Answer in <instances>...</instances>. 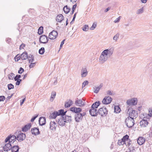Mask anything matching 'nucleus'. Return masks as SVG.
<instances>
[{"label": "nucleus", "instance_id": "f257e3e1", "mask_svg": "<svg viewBox=\"0 0 152 152\" xmlns=\"http://www.w3.org/2000/svg\"><path fill=\"white\" fill-rule=\"evenodd\" d=\"M114 49L111 48L103 50L102 53L99 58V62L102 64L106 61L112 55Z\"/></svg>", "mask_w": 152, "mask_h": 152}, {"label": "nucleus", "instance_id": "f03ea898", "mask_svg": "<svg viewBox=\"0 0 152 152\" xmlns=\"http://www.w3.org/2000/svg\"><path fill=\"white\" fill-rule=\"evenodd\" d=\"M126 111L127 113H129V115L130 118H136L138 116V114L137 112L135 110H132V108H130L129 107H127Z\"/></svg>", "mask_w": 152, "mask_h": 152}, {"label": "nucleus", "instance_id": "7ed1b4c3", "mask_svg": "<svg viewBox=\"0 0 152 152\" xmlns=\"http://www.w3.org/2000/svg\"><path fill=\"white\" fill-rule=\"evenodd\" d=\"M15 134L17 136V139L19 142L23 141L26 138L25 134L22 133L20 131H18L16 132Z\"/></svg>", "mask_w": 152, "mask_h": 152}, {"label": "nucleus", "instance_id": "20e7f679", "mask_svg": "<svg viewBox=\"0 0 152 152\" xmlns=\"http://www.w3.org/2000/svg\"><path fill=\"white\" fill-rule=\"evenodd\" d=\"M125 123L126 126L129 128L132 127L134 124V120L133 118L127 117L125 120Z\"/></svg>", "mask_w": 152, "mask_h": 152}, {"label": "nucleus", "instance_id": "39448f33", "mask_svg": "<svg viewBox=\"0 0 152 152\" xmlns=\"http://www.w3.org/2000/svg\"><path fill=\"white\" fill-rule=\"evenodd\" d=\"M107 112V110L105 107L101 108L98 110V114L102 116H106Z\"/></svg>", "mask_w": 152, "mask_h": 152}, {"label": "nucleus", "instance_id": "423d86ee", "mask_svg": "<svg viewBox=\"0 0 152 152\" xmlns=\"http://www.w3.org/2000/svg\"><path fill=\"white\" fill-rule=\"evenodd\" d=\"M137 98H133L127 100L126 103L127 104L129 105H135L137 104Z\"/></svg>", "mask_w": 152, "mask_h": 152}, {"label": "nucleus", "instance_id": "0eeeda50", "mask_svg": "<svg viewBox=\"0 0 152 152\" xmlns=\"http://www.w3.org/2000/svg\"><path fill=\"white\" fill-rule=\"evenodd\" d=\"M112 98L109 96H106L104 97L102 101V103L104 104H108L112 101Z\"/></svg>", "mask_w": 152, "mask_h": 152}, {"label": "nucleus", "instance_id": "6e6552de", "mask_svg": "<svg viewBox=\"0 0 152 152\" xmlns=\"http://www.w3.org/2000/svg\"><path fill=\"white\" fill-rule=\"evenodd\" d=\"M58 34V32L56 31L53 30L49 33V38L51 39H54L56 38Z\"/></svg>", "mask_w": 152, "mask_h": 152}, {"label": "nucleus", "instance_id": "1a4fd4ad", "mask_svg": "<svg viewBox=\"0 0 152 152\" xmlns=\"http://www.w3.org/2000/svg\"><path fill=\"white\" fill-rule=\"evenodd\" d=\"M39 41L40 43L45 44L48 42V39L46 36L42 35L40 36Z\"/></svg>", "mask_w": 152, "mask_h": 152}, {"label": "nucleus", "instance_id": "9d476101", "mask_svg": "<svg viewBox=\"0 0 152 152\" xmlns=\"http://www.w3.org/2000/svg\"><path fill=\"white\" fill-rule=\"evenodd\" d=\"M90 114L93 116H96L98 114V110L95 108H91L89 110Z\"/></svg>", "mask_w": 152, "mask_h": 152}, {"label": "nucleus", "instance_id": "9b49d317", "mask_svg": "<svg viewBox=\"0 0 152 152\" xmlns=\"http://www.w3.org/2000/svg\"><path fill=\"white\" fill-rule=\"evenodd\" d=\"M81 77H86L88 74V72L86 67H83L81 69Z\"/></svg>", "mask_w": 152, "mask_h": 152}, {"label": "nucleus", "instance_id": "f8f14e48", "mask_svg": "<svg viewBox=\"0 0 152 152\" xmlns=\"http://www.w3.org/2000/svg\"><path fill=\"white\" fill-rule=\"evenodd\" d=\"M39 122L40 125L43 126L46 123L45 118L44 117H41L39 118Z\"/></svg>", "mask_w": 152, "mask_h": 152}, {"label": "nucleus", "instance_id": "ddd939ff", "mask_svg": "<svg viewBox=\"0 0 152 152\" xmlns=\"http://www.w3.org/2000/svg\"><path fill=\"white\" fill-rule=\"evenodd\" d=\"M58 124L61 126H64L66 123L65 121L64 120V116H61L58 118Z\"/></svg>", "mask_w": 152, "mask_h": 152}, {"label": "nucleus", "instance_id": "4468645a", "mask_svg": "<svg viewBox=\"0 0 152 152\" xmlns=\"http://www.w3.org/2000/svg\"><path fill=\"white\" fill-rule=\"evenodd\" d=\"M12 147L11 143H7L5 144L3 147V149L4 151H8L11 149Z\"/></svg>", "mask_w": 152, "mask_h": 152}, {"label": "nucleus", "instance_id": "2eb2a0df", "mask_svg": "<svg viewBox=\"0 0 152 152\" xmlns=\"http://www.w3.org/2000/svg\"><path fill=\"white\" fill-rule=\"evenodd\" d=\"M75 104L79 106H83L84 105V102L81 99H77L75 101Z\"/></svg>", "mask_w": 152, "mask_h": 152}, {"label": "nucleus", "instance_id": "dca6fc26", "mask_svg": "<svg viewBox=\"0 0 152 152\" xmlns=\"http://www.w3.org/2000/svg\"><path fill=\"white\" fill-rule=\"evenodd\" d=\"M83 118L82 115L81 113H76L75 116V121L77 122H79L82 120Z\"/></svg>", "mask_w": 152, "mask_h": 152}, {"label": "nucleus", "instance_id": "f3484780", "mask_svg": "<svg viewBox=\"0 0 152 152\" xmlns=\"http://www.w3.org/2000/svg\"><path fill=\"white\" fill-rule=\"evenodd\" d=\"M31 126V124L30 123H28V124L25 125L22 128V130L23 132H26L28 130L30 129Z\"/></svg>", "mask_w": 152, "mask_h": 152}, {"label": "nucleus", "instance_id": "a211bd4d", "mask_svg": "<svg viewBox=\"0 0 152 152\" xmlns=\"http://www.w3.org/2000/svg\"><path fill=\"white\" fill-rule=\"evenodd\" d=\"M31 132L32 134L34 135H38L40 133L39 129L35 127L31 129Z\"/></svg>", "mask_w": 152, "mask_h": 152}, {"label": "nucleus", "instance_id": "6ab92c4d", "mask_svg": "<svg viewBox=\"0 0 152 152\" xmlns=\"http://www.w3.org/2000/svg\"><path fill=\"white\" fill-rule=\"evenodd\" d=\"M129 136L127 135H126L123 137L121 140V141L120 142L121 144H123L124 143H126V142H128V141H129Z\"/></svg>", "mask_w": 152, "mask_h": 152}, {"label": "nucleus", "instance_id": "aec40b11", "mask_svg": "<svg viewBox=\"0 0 152 152\" xmlns=\"http://www.w3.org/2000/svg\"><path fill=\"white\" fill-rule=\"evenodd\" d=\"M148 123L147 121L144 119H142L140 122V126L142 127H146L148 125Z\"/></svg>", "mask_w": 152, "mask_h": 152}, {"label": "nucleus", "instance_id": "412c9836", "mask_svg": "<svg viewBox=\"0 0 152 152\" xmlns=\"http://www.w3.org/2000/svg\"><path fill=\"white\" fill-rule=\"evenodd\" d=\"M57 126V124L54 121H51L50 123V129L53 131L56 130Z\"/></svg>", "mask_w": 152, "mask_h": 152}, {"label": "nucleus", "instance_id": "4be33fe9", "mask_svg": "<svg viewBox=\"0 0 152 152\" xmlns=\"http://www.w3.org/2000/svg\"><path fill=\"white\" fill-rule=\"evenodd\" d=\"M70 110L72 112L76 113H80V112L82 110L80 108H77L75 107H72L70 108Z\"/></svg>", "mask_w": 152, "mask_h": 152}, {"label": "nucleus", "instance_id": "5701e85b", "mask_svg": "<svg viewBox=\"0 0 152 152\" xmlns=\"http://www.w3.org/2000/svg\"><path fill=\"white\" fill-rule=\"evenodd\" d=\"M145 141V139L142 137H139L137 140V142L139 145H141L143 144Z\"/></svg>", "mask_w": 152, "mask_h": 152}, {"label": "nucleus", "instance_id": "b1692460", "mask_svg": "<svg viewBox=\"0 0 152 152\" xmlns=\"http://www.w3.org/2000/svg\"><path fill=\"white\" fill-rule=\"evenodd\" d=\"M64 19V17L62 14L57 15L56 18V20L58 22H61Z\"/></svg>", "mask_w": 152, "mask_h": 152}, {"label": "nucleus", "instance_id": "393cba45", "mask_svg": "<svg viewBox=\"0 0 152 152\" xmlns=\"http://www.w3.org/2000/svg\"><path fill=\"white\" fill-rule=\"evenodd\" d=\"M72 117L71 116H66L65 115L64 116V120L66 123H70L71 121Z\"/></svg>", "mask_w": 152, "mask_h": 152}, {"label": "nucleus", "instance_id": "a878e982", "mask_svg": "<svg viewBox=\"0 0 152 152\" xmlns=\"http://www.w3.org/2000/svg\"><path fill=\"white\" fill-rule=\"evenodd\" d=\"M73 103V102L71 100L69 99L67 102H65V107H70Z\"/></svg>", "mask_w": 152, "mask_h": 152}, {"label": "nucleus", "instance_id": "bb28decb", "mask_svg": "<svg viewBox=\"0 0 152 152\" xmlns=\"http://www.w3.org/2000/svg\"><path fill=\"white\" fill-rule=\"evenodd\" d=\"M20 57L22 60H26L28 58L27 53L25 52L20 55Z\"/></svg>", "mask_w": 152, "mask_h": 152}, {"label": "nucleus", "instance_id": "cd10ccee", "mask_svg": "<svg viewBox=\"0 0 152 152\" xmlns=\"http://www.w3.org/2000/svg\"><path fill=\"white\" fill-rule=\"evenodd\" d=\"M58 111H56L51 114L50 115V118H55L56 117L58 116Z\"/></svg>", "mask_w": 152, "mask_h": 152}, {"label": "nucleus", "instance_id": "c85d7f7f", "mask_svg": "<svg viewBox=\"0 0 152 152\" xmlns=\"http://www.w3.org/2000/svg\"><path fill=\"white\" fill-rule=\"evenodd\" d=\"M100 103L99 101L93 103L91 107V108H94L96 109L100 105Z\"/></svg>", "mask_w": 152, "mask_h": 152}, {"label": "nucleus", "instance_id": "c756f323", "mask_svg": "<svg viewBox=\"0 0 152 152\" xmlns=\"http://www.w3.org/2000/svg\"><path fill=\"white\" fill-rule=\"evenodd\" d=\"M12 152H18L19 150V147L18 145H15L12 147Z\"/></svg>", "mask_w": 152, "mask_h": 152}, {"label": "nucleus", "instance_id": "7c9ffc66", "mask_svg": "<svg viewBox=\"0 0 152 152\" xmlns=\"http://www.w3.org/2000/svg\"><path fill=\"white\" fill-rule=\"evenodd\" d=\"M66 112V111L65 112H64V110L61 109L58 111V116L61 115V116L64 117L65 115Z\"/></svg>", "mask_w": 152, "mask_h": 152}, {"label": "nucleus", "instance_id": "2f4dec72", "mask_svg": "<svg viewBox=\"0 0 152 152\" xmlns=\"http://www.w3.org/2000/svg\"><path fill=\"white\" fill-rule=\"evenodd\" d=\"M56 93L55 91H53L51 93V95L50 98V100L51 102H53L55 98L56 95Z\"/></svg>", "mask_w": 152, "mask_h": 152}, {"label": "nucleus", "instance_id": "473e14b6", "mask_svg": "<svg viewBox=\"0 0 152 152\" xmlns=\"http://www.w3.org/2000/svg\"><path fill=\"white\" fill-rule=\"evenodd\" d=\"M70 10V8L68 7L67 6H64L63 8V10L66 14L68 13L69 12Z\"/></svg>", "mask_w": 152, "mask_h": 152}, {"label": "nucleus", "instance_id": "72a5a7b5", "mask_svg": "<svg viewBox=\"0 0 152 152\" xmlns=\"http://www.w3.org/2000/svg\"><path fill=\"white\" fill-rule=\"evenodd\" d=\"M34 60V57L33 55H30L29 56L28 58V60L29 61V63H32Z\"/></svg>", "mask_w": 152, "mask_h": 152}, {"label": "nucleus", "instance_id": "f704fd0d", "mask_svg": "<svg viewBox=\"0 0 152 152\" xmlns=\"http://www.w3.org/2000/svg\"><path fill=\"white\" fill-rule=\"evenodd\" d=\"M121 110V109L118 106L116 105L114 107V111L116 113H119Z\"/></svg>", "mask_w": 152, "mask_h": 152}, {"label": "nucleus", "instance_id": "c9c22d12", "mask_svg": "<svg viewBox=\"0 0 152 152\" xmlns=\"http://www.w3.org/2000/svg\"><path fill=\"white\" fill-rule=\"evenodd\" d=\"M120 34L119 33H117L113 37V39L115 42H117L119 38Z\"/></svg>", "mask_w": 152, "mask_h": 152}, {"label": "nucleus", "instance_id": "e433bc0d", "mask_svg": "<svg viewBox=\"0 0 152 152\" xmlns=\"http://www.w3.org/2000/svg\"><path fill=\"white\" fill-rule=\"evenodd\" d=\"M10 140L12 141V143H13L14 141L17 139V136L16 135H12L11 137L10 136Z\"/></svg>", "mask_w": 152, "mask_h": 152}, {"label": "nucleus", "instance_id": "4c0bfd02", "mask_svg": "<svg viewBox=\"0 0 152 152\" xmlns=\"http://www.w3.org/2000/svg\"><path fill=\"white\" fill-rule=\"evenodd\" d=\"M144 11V8L142 7L141 8L138 10L136 11V14H139L142 13Z\"/></svg>", "mask_w": 152, "mask_h": 152}, {"label": "nucleus", "instance_id": "58836bf2", "mask_svg": "<svg viewBox=\"0 0 152 152\" xmlns=\"http://www.w3.org/2000/svg\"><path fill=\"white\" fill-rule=\"evenodd\" d=\"M43 27L42 26H40L38 30V33L39 34H41L43 32Z\"/></svg>", "mask_w": 152, "mask_h": 152}, {"label": "nucleus", "instance_id": "ea45409f", "mask_svg": "<svg viewBox=\"0 0 152 152\" xmlns=\"http://www.w3.org/2000/svg\"><path fill=\"white\" fill-rule=\"evenodd\" d=\"M88 29V25H85L82 28V30L84 31H87Z\"/></svg>", "mask_w": 152, "mask_h": 152}, {"label": "nucleus", "instance_id": "a19ab883", "mask_svg": "<svg viewBox=\"0 0 152 152\" xmlns=\"http://www.w3.org/2000/svg\"><path fill=\"white\" fill-rule=\"evenodd\" d=\"M45 49L44 48H41L39 51V53L40 54H43L45 52Z\"/></svg>", "mask_w": 152, "mask_h": 152}, {"label": "nucleus", "instance_id": "79ce46f5", "mask_svg": "<svg viewBox=\"0 0 152 152\" xmlns=\"http://www.w3.org/2000/svg\"><path fill=\"white\" fill-rule=\"evenodd\" d=\"M96 26H97L96 23H94L93 24L92 26L90 28V29L91 30H93L96 27Z\"/></svg>", "mask_w": 152, "mask_h": 152}, {"label": "nucleus", "instance_id": "37998d69", "mask_svg": "<svg viewBox=\"0 0 152 152\" xmlns=\"http://www.w3.org/2000/svg\"><path fill=\"white\" fill-rule=\"evenodd\" d=\"M14 74L13 73H11L8 75V78L9 79L12 80L14 77Z\"/></svg>", "mask_w": 152, "mask_h": 152}, {"label": "nucleus", "instance_id": "c03bdc74", "mask_svg": "<svg viewBox=\"0 0 152 152\" xmlns=\"http://www.w3.org/2000/svg\"><path fill=\"white\" fill-rule=\"evenodd\" d=\"M88 82L87 80L84 81L82 84V88L85 87L86 86L88 85Z\"/></svg>", "mask_w": 152, "mask_h": 152}, {"label": "nucleus", "instance_id": "a18cd8bd", "mask_svg": "<svg viewBox=\"0 0 152 152\" xmlns=\"http://www.w3.org/2000/svg\"><path fill=\"white\" fill-rule=\"evenodd\" d=\"M94 88V92L96 94L98 93L100 89L98 87H96Z\"/></svg>", "mask_w": 152, "mask_h": 152}, {"label": "nucleus", "instance_id": "49530a36", "mask_svg": "<svg viewBox=\"0 0 152 152\" xmlns=\"http://www.w3.org/2000/svg\"><path fill=\"white\" fill-rule=\"evenodd\" d=\"M8 89L9 90H10L14 88V86L11 83L8 84L7 85Z\"/></svg>", "mask_w": 152, "mask_h": 152}, {"label": "nucleus", "instance_id": "de8ad7c7", "mask_svg": "<svg viewBox=\"0 0 152 152\" xmlns=\"http://www.w3.org/2000/svg\"><path fill=\"white\" fill-rule=\"evenodd\" d=\"M20 58H21L19 54H18L15 57V59L16 61H18L20 59Z\"/></svg>", "mask_w": 152, "mask_h": 152}, {"label": "nucleus", "instance_id": "09e8293b", "mask_svg": "<svg viewBox=\"0 0 152 152\" xmlns=\"http://www.w3.org/2000/svg\"><path fill=\"white\" fill-rule=\"evenodd\" d=\"M21 77V76L20 75H17L14 78V79L15 81H16L17 80H19V78H20Z\"/></svg>", "mask_w": 152, "mask_h": 152}, {"label": "nucleus", "instance_id": "8fccbe9b", "mask_svg": "<svg viewBox=\"0 0 152 152\" xmlns=\"http://www.w3.org/2000/svg\"><path fill=\"white\" fill-rule=\"evenodd\" d=\"M9 141L8 143H11L12 142V141L10 140V136L8 137H7L5 140V142H7L8 141Z\"/></svg>", "mask_w": 152, "mask_h": 152}, {"label": "nucleus", "instance_id": "3c124183", "mask_svg": "<svg viewBox=\"0 0 152 152\" xmlns=\"http://www.w3.org/2000/svg\"><path fill=\"white\" fill-rule=\"evenodd\" d=\"M30 63L31 64L29 65V67L30 68L33 67L34 66H35L36 64V62L34 63Z\"/></svg>", "mask_w": 152, "mask_h": 152}, {"label": "nucleus", "instance_id": "603ef678", "mask_svg": "<svg viewBox=\"0 0 152 152\" xmlns=\"http://www.w3.org/2000/svg\"><path fill=\"white\" fill-rule=\"evenodd\" d=\"M24 70L23 68L20 67L18 71V73L19 74H22V73L24 71Z\"/></svg>", "mask_w": 152, "mask_h": 152}, {"label": "nucleus", "instance_id": "864d4df0", "mask_svg": "<svg viewBox=\"0 0 152 152\" xmlns=\"http://www.w3.org/2000/svg\"><path fill=\"white\" fill-rule=\"evenodd\" d=\"M38 115H35V116L33 117L31 120V121L33 122L35 119L38 117Z\"/></svg>", "mask_w": 152, "mask_h": 152}, {"label": "nucleus", "instance_id": "5fc2aeb1", "mask_svg": "<svg viewBox=\"0 0 152 152\" xmlns=\"http://www.w3.org/2000/svg\"><path fill=\"white\" fill-rule=\"evenodd\" d=\"M121 16H119V17H118V18H117L114 20V23H118V22H119V21L120 20V18H121Z\"/></svg>", "mask_w": 152, "mask_h": 152}, {"label": "nucleus", "instance_id": "6e6d98bb", "mask_svg": "<svg viewBox=\"0 0 152 152\" xmlns=\"http://www.w3.org/2000/svg\"><path fill=\"white\" fill-rule=\"evenodd\" d=\"M5 98L4 96H0V101H3L5 100Z\"/></svg>", "mask_w": 152, "mask_h": 152}, {"label": "nucleus", "instance_id": "4d7b16f0", "mask_svg": "<svg viewBox=\"0 0 152 152\" xmlns=\"http://www.w3.org/2000/svg\"><path fill=\"white\" fill-rule=\"evenodd\" d=\"M65 39H64L63 41H62L61 42V45H60V48H59V49H61V48H62V46L63 45V44H64V41H65Z\"/></svg>", "mask_w": 152, "mask_h": 152}, {"label": "nucleus", "instance_id": "13d9d810", "mask_svg": "<svg viewBox=\"0 0 152 152\" xmlns=\"http://www.w3.org/2000/svg\"><path fill=\"white\" fill-rule=\"evenodd\" d=\"M21 81V80L19 79V80H16V84L17 85H20V82Z\"/></svg>", "mask_w": 152, "mask_h": 152}, {"label": "nucleus", "instance_id": "bf43d9fd", "mask_svg": "<svg viewBox=\"0 0 152 152\" xmlns=\"http://www.w3.org/2000/svg\"><path fill=\"white\" fill-rule=\"evenodd\" d=\"M106 92L107 94L108 95H112V93L110 91H108Z\"/></svg>", "mask_w": 152, "mask_h": 152}, {"label": "nucleus", "instance_id": "052dcab7", "mask_svg": "<svg viewBox=\"0 0 152 152\" xmlns=\"http://www.w3.org/2000/svg\"><path fill=\"white\" fill-rule=\"evenodd\" d=\"M77 6V4H74L73 6V7H72V10H75V9H76V7Z\"/></svg>", "mask_w": 152, "mask_h": 152}, {"label": "nucleus", "instance_id": "680f3d73", "mask_svg": "<svg viewBox=\"0 0 152 152\" xmlns=\"http://www.w3.org/2000/svg\"><path fill=\"white\" fill-rule=\"evenodd\" d=\"M25 100H26V98L25 97L23 99V100L22 101L20 102V104L21 105L23 104V102L25 101Z\"/></svg>", "mask_w": 152, "mask_h": 152}, {"label": "nucleus", "instance_id": "e2e57ef3", "mask_svg": "<svg viewBox=\"0 0 152 152\" xmlns=\"http://www.w3.org/2000/svg\"><path fill=\"white\" fill-rule=\"evenodd\" d=\"M25 45L24 44H22L20 46V49H23V47H25Z\"/></svg>", "mask_w": 152, "mask_h": 152}, {"label": "nucleus", "instance_id": "0e129e2a", "mask_svg": "<svg viewBox=\"0 0 152 152\" xmlns=\"http://www.w3.org/2000/svg\"><path fill=\"white\" fill-rule=\"evenodd\" d=\"M141 2L143 3H145L147 2L148 0H140Z\"/></svg>", "mask_w": 152, "mask_h": 152}, {"label": "nucleus", "instance_id": "69168bd1", "mask_svg": "<svg viewBox=\"0 0 152 152\" xmlns=\"http://www.w3.org/2000/svg\"><path fill=\"white\" fill-rule=\"evenodd\" d=\"M114 147V145L113 144V143L111 144V146H110V148L112 149Z\"/></svg>", "mask_w": 152, "mask_h": 152}, {"label": "nucleus", "instance_id": "338daca9", "mask_svg": "<svg viewBox=\"0 0 152 152\" xmlns=\"http://www.w3.org/2000/svg\"><path fill=\"white\" fill-rule=\"evenodd\" d=\"M103 84L102 83H101L99 86L98 87H99L100 89L103 86Z\"/></svg>", "mask_w": 152, "mask_h": 152}, {"label": "nucleus", "instance_id": "774afa93", "mask_svg": "<svg viewBox=\"0 0 152 152\" xmlns=\"http://www.w3.org/2000/svg\"><path fill=\"white\" fill-rule=\"evenodd\" d=\"M149 112L150 113V115H149L150 116H152V110H151L149 111Z\"/></svg>", "mask_w": 152, "mask_h": 152}]
</instances>
